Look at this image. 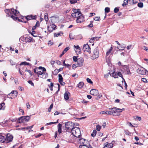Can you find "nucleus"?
Here are the masks:
<instances>
[{
	"label": "nucleus",
	"instance_id": "57",
	"mask_svg": "<svg viewBox=\"0 0 148 148\" xmlns=\"http://www.w3.org/2000/svg\"><path fill=\"white\" fill-rule=\"evenodd\" d=\"M26 106L27 108L28 109H29L30 108V106L29 105V102H27L26 103Z\"/></svg>",
	"mask_w": 148,
	"mask_h": 148
},
{
	"label": "nucleus",
	"instance_id": "22",
	"mask_svg": "<svg viewBox=\"0 0 148 148\" xmlns=\"http://www.w3.org/2000/svg\"><path fill=\"white\" fill-rule=\"evenodd\" d=\"M21 65H27L29 66H32L31 64L29 63L28 62H21L20 64V65L21 66Z\"/></svg>",
	"mask_w": 148,
	"mask_h": 148
},
{
	"label": "nucleus",
	"instance_id": "32",
	"mask_svg": "<svg viewBox=\"0 0 148 148\" xmlns=\"http://www.w3.org/2000/svg\"><path fill=\"white\" fill-rule=\"evenodd\" d=\"M64 98L66 100H67L69 99V97L68 94L67 92H66L64 94Z\"/></svg>",
	"mask_w": 148,
	"mask_h": 148
},
{
	"label": "nucleus",
	"instance_id": "20",
	"mask_svg": "<svg viewBox=\"0 0 148 148\" xmlns=\"http://www.w3.org/2000/svg\"><path fill=\"white\" fill-rule=\"evenodd\" d=\"M124 67L125 70V71L127 72V74L128 75H131V73L129 69L127 68V66L126 65H125Z\"/></svg>",
	"mask_w": 148,
	"mask_h": 148
},
{
	"label": "nucleus",
	"instance_id": "16",
	"mask_svg": "<svg viewBox=\"0 0 148 148\" xmlns=\"http://www.w3.org/2000/svg\"><path fill=\"white\" fill-rule=\"evenodd\" d=\"M106 145L104 147V148H112L113 147V144L111 143H106Z\"/></svg>",
	"mask_w": 148,
	"mask_h": 148
},
{
	"label": "nucleus",
	"instance_id": "44",
	"mask_svg": "<svg viewBox=\"0 0 148 148\" xmlns=\"http://www.w3.org/2000/svg\"><path fill=\"white\" fill-rule=\"evenodd\" d=\"M100 20V17L97 16L95 17L94 18V20L96 21H99Z\"/></svg>",
	"mask_w": 148,
	"mask_h": 148
},
{
	"label": "nucleus",
	"instance_id": "6",
	"mask_svg": "<svg viewBox=\"0 0 148 148\" xmlns=\"http://www.w3.org/2000/svg\"><path fill=\"white\" fill-rule=\"evenodd\" d=\"M78 142L80 144V145H86L88 143V141L86 139L82 138H80V137L77 139Z\"/></svg>",
	"mask_w": 148,
	"mask_h": 148
},
{
	"label": "nucleus",
	"instance_id": "13",
	"mask_svg": "<svg viewBox=\"0 0 148 148\" xmlns=\"http://www.w3.org/2000/svg\"><path fill=\"white\" fill-rule=\"evenodd\" d=\"M84 61V60L83 58H80L78 59L77 64L79 66H83Z\"/></svg>",
	"mask_w": 148,
	"mask_h": 148
},
{
	"label": "nucleus",
	"instance_id": "62",
	"mask_svg": "<svg viewBox=\"0 0 148 148\" xmlns=\"http://www.w3.org/2000/svg\"><path fill=\"white\" fill-rule=\"evenodd\" d=\"M142 81L143 82H145V83H146V82H147V80L145 78H142Z\"/></svg>",
	"mask_w": 148,
	"mask_h": 148
},
{
	"label": "nucleus",
	"instance_id": "23",
	"mask_svg": "<svg viewBox=\"0 0 148 148\" xmlns=\"http://www.w3.org/2000/svg\"><path fill=\"white\" fill-rule=\"evenodd\" d=\"M62 124L60 123H59L58 126V131L59 134L61 133L62 132Z\"/></svg>",
	"mask_w": 148,
	"mask_h": 148
},
{
	"label": "nucleus",
	"instance_id": "7",
	"mask_svg": "<svg viewBox=\"0 0 148 148\" xmlns=\"http://www.w3.org/2000/svg\"><path fill=\"white\" fill-rule=\"evenodd\" d=\"M137 72L140 74L145 75L148 73V71L143 67L138 68L137 70Z\"/></svg>",
	"mask_w": 148,
	"mask_h": 148
},
{
	"label": "nucleus",
	"instance_id": "10",
	"mask_svg": "<svg viewBox=\"0 0 148 148\" xmlns=\"http://www.w3.org/2000/svg\"><path fill=\"white\" fill-rule=\"evenodd\" d=\"M90 94L94 96H97L99 94V92L97 90L93 89L90 91Z\"/></svg>",
	"mask_w": 148,
	"mask_h": 148
},
{
	"label": "nucleus",
	"instance_id": "5",
	"mask_svg": "<svg viewBox=\"0 0 148 148\" xmlns=\"http://www.w3.org/2000/svg\"><path fill=\"white\" fill-rule=\"evenodd\" d=\"M18 93V92L16 91L13 90L8 95L7 97L11 99L15 98L16 97Z\"/></svg>",
	"mask_w": 148,
	"mask_h": 148
},
{
	"label": "nucleus",
	"instance_id": "41",
	"mask_svg": "<svg viewBox=\"0 0 148 148\" xmlns=\"http://www.w3.org/2000/svg\"><path fill=\"white\" fill-rule=\"evenodd\" d=\"M78 66H79L78 64H73L72 66V68L73 69L76 68Z\"/></svg>",
	"mask_w": 148,
	"mask_h": 148
},
{
	"label": "nucleus",
	"instance_id": "3",
	"mask_svg": "<svg viewBox=\"0 0 148 148\" xmlns=\"http://www.w3.org/2000/svg\"><path fill=\"white\" fill-rule=\"evenodd\" d=\"M99 56V50L97 47L95 48L91 56L92 60H95L98 58Z\"/></svg>",
	"mask_w": 148,
	"mask_h": 148
},
{
	"label": "nucleus",
	"instance_id": "18",
	"mask_svg": "<svg viewBox=\"0 0 148 148\" xmlns=\"http://www.w3.org/2000/svg\"><path fill=\"white\" fill-rule=\"evenodd\" d=\"M69 49V47H67L65 48L61 54L60 55V57H61Z\"/></svg>",
	"mask_w": 148,
	"mask_h": 148
},
{
	"label": "nucleus",
	"instance_id": "43",
	"mask_svg": "<svg viewBox=\"0 0 148 148\" xmlns=\"http://www.w3.org/2000/svg\"><path fill=\"white\" fill-rule=\"evenodd\" d=\"M53 103H52L50 105V107L48 108V110L49 112H51V109L53 108Z\"/></svg>",
	"mask_w": 148,
	"mask_h": 148
},
{
	"label": "nucleus",
	"instance_id": "9",
	"mask_svg": "<svg viewBox=\"0 0 148 148\" xmlns=\"http://www.w3.org/2000/svg\"><path fill=\"white\" fill-rule=\"evenodd\" d=\"M83 48L85 51H87L89 53H90V46L88 44L84 45Z\"/></svg>",
	"mask_w": 148,
	"mask_h": 148
},
{
	"label": "nucleus",
	"instance_id": "35",
	"mask_svg": "<svg viewBox=\"0 0 148 148\" xmlns=\"http://www.w3.org/2000/svg\"><path fill=\"white\" fill-rule=\"evenodd\" d=\"M128 3V0H124L123 3L122 4V6L123 7L125 6Z\"/></svg>",
	"mask_w": 148,
	"mask_h": 148
},
{
	"label": "nucleus",
	"instance_id": "49",
	"mask_svg": "<svg viewBox=\"0 0 148 148\" xmlns=\"http://www.w3.org/2000/svg\"><path fill=\"white\" fill-rule=\"evenodd\" d=\"M111 75H112V76L114 77V78H116L117 77V75L115 73H113L111 74Z\"/></svg>",
	"mask_w": 148,
	"mask_h": 148
},
{
	"label": "nucleus",
	"instance_id": "17",
	"mask_svg": "<svg viewBox=\"0 0 148 148\" xmlns=\"http://www.w3.org/2000/svg\"><path fill=\"white\" fill-rule=\"evenodd\" d=\"M109 109L112 110L111 111H109V114L113 115L114 113L116 112V111L115 110V109H114V108H109Z\"/></svg>",
	"mask_w": 148,
	"mask_h": 148
},
{
	"label": "nucleus",
	"instance_id": "2",
	"mask_svg": "<svg viewBox=\"0 0 148 148\" xmlns=\"http://www.w3.org/2000/svg\"><path fill=\"white\" fill-rule=\"evenodd\" d=\"M5 12L8 15H13L12 14H14L15 16H16L17 14H18L19 13V12L17 10L12 8L11 9H6L5 10Z\"/></svg>",
	"mask_w": 148,
	"mask_h": 148
},
{
	"label": "nucleus",
	"instance_id": "15",
	"mask_svg": "<svg viewBox=\"0 0 148 148\" xmlns=\"http://www.w3.org/2000/svg\"><path fill=\"white\" fill-rule=\"evenodd\" d=\"M73 10L75 14H78L77 15L78 16L82 14L81 13L80 11V10L78 9H73Z\"/></svg>",
	"mask_w": 148,
	"mask_h": 148
},
{
	"label": "nucleus",
	"instance_id": "63",
	"mask_svg": "<svg viewBox=\"0 0 148 148\" xmlns=\"http://www.w3.org/2000/svg\"><path fill=\"white\" fill-rule=\"evenodd\" d=\"M69 37L71 39H73L74 38L73 36L71 34H69Z\"/></svg>",
	"mask_w": 148,
	"mask_h": 148
},
{
	"label": "nucleus",
	"instance_id": "8",
	"mask_svg": "<svg viewBox=\"0 0 148 148\" xmlns=\"http://www.w3.org/2000/svg\"><path fill=\"white\" fill-rule=\"evenodd\" d=\"M13 138V136L10 134H8L6 135V143H8L12 141Z\"/></svg>",
	"mask_w": 148,
	"mask_h": 148
},
{
	"label": "nucleus",
	"instance_id": "30",
	"mask_svg": "<svg viewBox=\"0 0 148 148\" xmlns=\"http://www.w3.org/2000/svg\"><path fill=\"white\" fill-rule=\"evenodd\" d=\"M114 109H115V110L116 111V112H121L122 111V110L121 109L117 108L116 107H114Z\"/></svg>",
	"mask_w": 148,
	"mask_h": 148
},
{
	"label": "nucleus",
	"instance_id": "21",
	"mask_svg": "<svg viewBox=\"0 0 148 148\" xmlns=\"http://www.w3.org/2000/svg\"><path fill=\"white\" fill-rule=\"evenodd\" d=\"M24 118H25L24 116L20 117L18 119V122L20 123L24 122L25 120L24 119Z\"/></svg>",
	"mask_w": 148,
	"mask_h": 148
},
{
	"label": "nucleus",
	"instance_id": "59",
	"mask_svg": "<svg viewBox=\"0 0 148 148\" xmlns=\"http://www.w3.org/2000/svg\"><path fill=\"white\" fill-rule=\"evenodd\" d=\"M36 73L38 75H42L43 74V72H41L40 71H38Z\"/></svg>",
	"mask_w": 148,
	"mask_h": 148
},
{
	"label": "nucleus",
	"instance_id": "60",
	"mask_svg": "<svg viewBox=\"0 0 148 148\" xmlns=\"http://www.w3.org/2000/svg\"><path fill=\"white\" fill-rule=\"evenodd\" d=\"M125 134L127 135H129L130 133L127 130H125Z\"/></svg>",
	"mask_w": 148,
	"mask_h": 148
},
{
	"label": "nucleus",
	"instance_id": "58",
	"mask_svg": "<svg viewBox=\"0 0 148 148\" xmlns=\"http://www.w3.org/2000/svg\"><path fill=\"white\" fill-rule=\"evenodd\" d=\"M117 75H119L120 77H121L123 79V76L122 75V74L120 72H119L117 73Z\"/></svg>",
	"mask_w": 148,
	"mask_h": 148
},
{
	"label": "nucleus",
	"instance_id": "11",
	"mask_svg": "<svg viewBox=\"0 0 148 148\" xmlns=\"http://www.w3.org/2000/svg\"><path fill=\"white\" fill-rule=\"evenodd\" d=\"M84 20V17L81 14L78 16V17H77V23H81Z\"/></svg>",
	"mask_w": 148,
	"mask_h": 148
},
{
	"label": "nucleus",
	"instance_id": "33",
	"mask_svg": "<svg viewBox=\"0 0 148 148\" xmlns=\"http://www.w3.org/2000/svg\"><path fill=\"white\" fill-rule=\"evenodd\" d=\"M100 114H109V111H103L101 112Z\"/></svg>",
	"mask_w": 148,
	"mask_h": 148
},
{
	"label": "nucleus",
	"instance_id": "56",
	"mask_svg": "<svg viewBox=\"0 0 148 148\" xmlns=\"http://www.w3.org/2000/svg\"><path fill=\"white\" fill-rule=\"evenodd\" d=\"M28 82L29 84H31V85L32 86H34V84L32 82V81H31V80H29V81H28Z\"/></svg>",
	"mask_w": 148,
	"mask_h": 148
},
{
	"label": "nucleus",
	"instance_id": "27",
	"mask_svg": "<svg viewBox=\"0 0 148 148\" xmlns=\"http://www.w3.org/2000/svg\"><path fill=\"white\" fill-rule=\"evenodd\" d=\"M120 47H117V48L119 49L120 50H124L125 47V46L124 45H121Z\"/></svg>",
	"mask_w": 148,
	"mask_h": 148
},
{
	"label": "nucleus",
	"instance_id": "1",
	"mask_svg": "<svg viewBox=\"0 0 148 148\" xmlns=\"http://www.w3.org/2000/svg\"><path fill=\"white\" fill-rule=\"evenodd\" d=\"M72 134L75 137L78 138L80 136L81 133L80 128L79 127H74L72 130Z\"/></svg>",
	"mask_w": 148,
	"mask_h": 148
},
{
	"label": "nucleus",
	"instance_id": "36",
	"mask_svg": "<svg viewBox=\"0 0 148 148\" xmlns=\"http://www.w3.org/2000/svg\"><path fill=\"white\" fill-rule=\"evenodd\" d=\"M97 131L96 130H94L93 131L92 133L91 134V136L92 137H95Z\"/></svg>",
	"mask_w": 148,
	"mask_h": 148
},
{
	"label": "nucleus",
	"instance_id": "48",
	"mask_svg": "<svg viewBox=\"0 0 148 148\" xmlns=\"http://www.w3.org/2000/svg\"><path fill=\"white\" fill-rule=\"evenodd\" d=\"M101 126L100 125H97L96 126L97 130L98 131H99L101 129Z\"/></svg>",
	"mask_w": 148,
	"mask_h": 148
},
{
	"label": "nucleus",
	"instance_id": "51",
	"mask_svg": "<svg viewBox=\"0 0 148 148\" xmlns=\"http://www.w3.org/2000/svg\"><path fill=\"white\" fill-rule=\"evenodd\" d=\"M73 58L74 62H76L77 61V59L76 56H73Z\"/></svg>",
	"mask_w": 148,
	"mask_h": 148
},
{
	"label": "nucleus",
	"instance_id": "45",
	"mask_svg": "<svg viewBox=\"0 0 148 148\" xmlns=\"http://www.w3.org/2000/svg\"><path fill=\"white\" fill-rule=\"evenodd\" d=\"M86 80L87 82L89 83L90 84H92V82L91 81V80L89 78H87L86 79Z\"/></svg>",
	"mask_w": 148,
	"mask_h": 148
},
{
	"label": "nucleus",
	"instance_id": "25",
	"mask_svg": "<svg viewBox=\"0 0 148 148\" xmlns=\"http://www.w3.org/2000/svg\"><path fill=\"white\" fill-rule=\"evenodd\" d=\"M84 85V83L83 82H80L77 85V87L80 88H82Z\"/></svg>",
	"mask_w": 148,
	"mask_h": 148
},
{
	"label": "nucleus",
	"instance_id": "14",
	"mask_svg": "<svg viewBox=\"0 0 148 148\" xmlns=\"http://www.w3.org/2000/svg\"><path fill=\"white\" fill-rule=\"evenodd\" d=\"M26 18L27 20L34 19L35 18V16H33L32 15L27 16H26Z\"/></svg>",
	"mask_w": 148,
	"mask_h": 148
},
{
	"label": "nucleus",
	"instance_id": "52",
	"mask_svg": "<svg viewBox=\"0 0 148 148\" xmlns=\"http://www.w3.org/2000/svg\"><path fill=\"white\" fill-rule=\"evenodd\" d=\"M25 71L26 72H28L29 73V74L30 75V76H31L32 75V73L31 72V71L30 70H27V69H26L25 70Z\"/></svg>",
	"mask_w": 148,
	"mask_h": 148
},
{
	"label": "nucleus",
	"instance_id": "31",
	"mask_svg": "<svg viewBox=\"0 0 148 148\" xmlns=\"http://www.w3.org/2000/svg\"><path fill=\"white\" fill-rule=\"evenodd\" d=\"M11 17L15 21H16V20H18L19 21H21V20L19 19V18H18V17H15V16H14L13 15H11Z\"/></svg>",
	"mask_w": 148,
	"mask_h": 148
},
{
	"label": "nucleus",
	"instance_id": "53",
	"mask_svg": "<svg viewBox=\"0 0 148 148\" xmlns=\"http://www.w3.org/2000/svg\"><path fill=\"white\" fill-rule=\"evenodd\" d=\"M53 42L50 40L48 42V45L49 46H51L53 44Z\"/></svg>",
	"mask_w": 148,
	"mask_h": 148
},
{
	"label": "nucleus",
	"instance_id": "64",
	"mask_svg": "<svg viewBox=\"0 0 148 148\" xmlns=\"http://www.w3.org/2000/svg\"><path fill=\"white\" fill-rule=\"evenodd\" d=\"M143 49L145 50L146 51H148V48L145 46H144L143 47Z\"/></svg>",
	"mask_w": 148,
	"mask_h": 148
},
{
	"label": "nucleus",
	"instance_id": "46",
	"mask_svg": "<svg viewBox=\"0 0 148 148\" xmlns=\"http://www.w3.org/2000/svg\"><path fill=\"white\" fill-rule=\"evenodd\" d=\"M77 0H70L71 4H74L77 2Z\"/></svg>",
	"mask_w": 148,
	"mask_h": 148
},
{
	"label": "nucleus",
	"instance_id": "24",
	"mask_svg": "<svg viewBox=\"0 0 148 148\" xmlns=\"http://www.w3.org/2000/svg\"><path fill=\"white\" fill-rule=\"evenodd\" d=\"M112 50V47H111L109 50L106 53V60L107 61V57L111 53V51Z\"/></svg>",
	"mask_w": 148,
	"mask_h": 148
},
{
	"label": "nucleus",
	"instance_id": "39",
	"mask_svg": "<svg viewBox=\"0 0 148 148\" xmlns=\"http://www.w3.org/2000/svg\"><path fill=\"white\" fill-rule=\"evenodd\" d=\"M25 118H24V119L25 120V121H28L29 119L30 118V117L29 116H25Z\"/></svg>",
	"mask_w": 148,
	"mask_h": 148
},
{
	"label": "nucleus",
	"instance_id": "19",
	"mask_svg": "<svg viewBox=\"0 0 148 148\" xmlns=\"http://www.w3.org/2000/svg\"><path fill=\"white\" fill-rule=\"evenodd\" d=\"M6 142V138L3 136H0V142L3 143Z\"/></svg>",
	"mask_w": 148,
	"mask_h": 148
},
{
	"label": "nucleus",
	"instance_id": "40",
	"mask_svg": "<svg viewBox=\"0 0 148 148\" xmlns=\"http://www.w3.org/2000/svg\"><path fill=\"white\" fill-rule=\"evenodd\" d=\"M138 7H139L140 8H142L143 7V3L140 2V3H138Z\"/></svg>",
	"mask_w": 148,
	"mask_h": 148
},
{
	"label": "nucleus",
	"instance_id": "4",
	"mask_svg": "<svg viewBox=\"0 0 148 148\" xmlns=\"http://www.w3.org/2000/svg\"><path fill=\"white\" fill-rule=\"evenodd\" d=\"M75 124L71 122H68L65 124V127L68 130L72 131V130L73 129Z\"/></svg>",
	"mask_w": 148,
	"mask_h": 148
},
{
	"label": "nucleus",
	"instance_id": "29",
	"mask_svg": "<svg viewBox=\"0 0 148 148\" xmlns=\"http://www.w3.org/2000/svg\"><path fill=\"white\" fill-rule=\"evenodd\" d=\"M5 103H2L0 104V110H4L5 109Z\"/></svg>",
	"mask_w": 148,
	"mask_h": 148
},
{
	"label": "nucleus",
	"instance_id": "38",
	"mask_svg": "<svg viewBox=\"0 0 148 148\" xmlns=\"http://www.w3.org/2000/svg\"><path fill=\"white\" fill-rule=\"evenodd\" d=\"M59 72L58 71V69H56L53 72H52V74L54 75H56Z\"/></svg>",
	"mask_w": 148,
	"mask_h": 148
},
{
	"label": "nucleus",
	"instance_id": "37",
	"mask_svg": "<svg viewBox=\"0 0 148 148\" xmlns=\"http://www.w3.org/2000/svg\"><path fill=\"white\" fill-rule=\"evenodd\" d=\"M44 19L45 20L47 21L48 20V15L47 13H45L44 14Z\"/></svg>",
	"mask_w": 148,
	"mask_h": 148
},
{
	"label": "nucleus",
	"instance_id": "26",
	"mask_svg": "<svg viewBox=\"0 0 148 148\" xmlns=\"http://www.w3.org/2000/svg\"><path fill=\"white\" fill-rule=\"evenodd\" d=\"M92 147L90 146H87L86 145H79V148H92Z\"/></svg>",
	"mask_w": 148,
	"mask_h": 148
},
{
	"label": "nucleus",
	"instance_id": "54",
	"mask_svg": "<svg viewBox=\"0 0 148 148\" xmlns=\"http://www.w3.org/2000/svg\"><path fill=\"white\" fill-rule=\"evenodd\" d=\"M119 9L117 8H115L114 9V12L115 13H117L119 11Z\"/></svg>",
	"mask_w": 148,
	"mask_h": 148
},
{
	"label": "nucleus",
	"instance_id": "50",
	"mask_svg": "<svg viewBox=\"0 0 148 148\" xmlns=\"http://www.w3.org/2000/svg\"><path fill=\"white\" fill-rule=\"evenodd\" d=\"M60 34H63V33L58 32L57 33H55L54 35V37H58V36H60Z\"/></svg>",
	"mask_w": 148,
	"mask_h": 148
},
{
	"label": "nucleus",
	"instance_id": "42",
	"mask_svg": "<svg viewBox=\"0 0 148 148\" xmlns=\"http://www.w3.org/2000/svg\"><path fill=\"white\" fill-rule=\"evenodd\" d=\"M105 11L106 13H108L110 11V9L109 8L106 7L105 9Z\"/></svg>",
	"mask_w": 148,
	"mask_h": 148
},
{
	"label": "nucleus",
	"instance_id": "12",
	"mask_svg": "<svg viewBox=\"0 0 148 148\" xmlns=\"http://www.w3.org/2000/svg\"><path fill=\"white\" fill-rule=\"evenodd\" d=\"M24 40H22L23 41H25L26 42H32V38L30 37H27L23 38Z\"/></svg>",
	"mask_w": 148,
	"mask_h": 148
},
{
	"label": "nucleus",
	"instance_id": "28",
	"mask_svg": "<svg viewBox=\"0 0 148 148\" xmlns=\"http://www.w3.org/2000/svg\"><path fill=\"white\" fill-rule=\"evenodd\" d=\"M53 25V26L51 27V28H52V30H50V26H48L47 27V29H48L49 31H50L51 32L53 31V30H55V28H56V26L55 25Z\"/></svg>",
	"mask_w": 148,
	"mask_h": 148
},
{
	"label": "nucleus",
	"instance_id": "34",
	"mask_svg": "<svg viewBox=\"0 0 148 148\" xmlns=\"http://www.w3.org/2000/svg\"><path fill=\"white\" fill-rule=\"evenodd\" d=\"M58 75V77H59V79H58V81L59 82H61L62 81H63V78L62 76V75L61 74H59Z\"/></svg>",
	"mask_w": 148,
	"mask_h": 148
},
{
	"label": "nucleus",
	"instance_id": "47",
	"mask_svg": "<svg viewBox=\"0 0 148 148\" xmlns=\"http://www.w3.org/2000/svg\"><path fill=\"white\" fill-rule=\"evenodd\" d=\"M92 38H94L93 39L94 41L96 40V41H97L99 40V39L100 38V37H92Z\"/></svg>",
	"mask_w": 148,
	"mask_h": 148
},
{
	"label": "nucleus",
	"instance_id": "55",
	"mask_svg": "<svg viewBox=\"0 0 148 148\" xmlns=\"http://www.w3.org/2000/svg\"><path fill=\"white\" fill-rule=\"evenodd\" d=\"M10 62L11 64V65H14L15 64V63L12 60H10Z\"/></svg>",
	"mask_w": 148,
	"mask_h": 148
},
{
	"label": "nucleus",
	"instance_id": "61",
	"mask_svg": "<svg viewBox=\"0 0 148 148\" xmlns=\"http://www.w3.org/2000/svg\"><path fill=\"white\" fill-rule=\"evenodd\" d=\"M19 111L22 112V114H23V115L24 114V112L23 110L22 109H21V108L20 107H19Z\"/></svg>",
	"mask_w": 148,
	"mask_h": 148
}]
</instances>
